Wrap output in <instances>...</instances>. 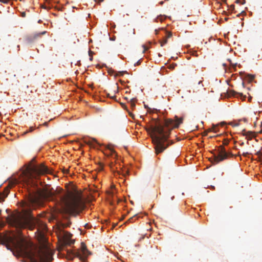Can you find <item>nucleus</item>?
Instances as JSON below:
<instances>
[{
	"label": "nucleus",
	"mask_w": 262,
	"mask_h": 262,
	"mask_svg": "<svg viewBox=\"0 0 262 262\" xmlns=\"http://www.w3.org/2000/svg\"><path fill=\"white\" fill-rule=\"evenodd\" d=\"M159 110L151 108L148 107V135H150L152 142L155 146L156 153L158 154L163 151L169 146L167 143L170 131L173 128H178L180 124L182 123L183 117H174L175 120L171 119L164 120V126H162V122L159 118L158 113Z\"/></svg>",
	"instance_id": "obj_1"
},
{
	"label": "nucleus",
	"mask_w": 262,
	"mask_h": 262,
	"mask_svg": "<svg viewBox=\"0 0 262 262\" xmlns=\"http://www.w3.org/2000/svg\"><path fill=\"white\" fill-rule=\"evenodd\" d=\"M8 240L10 244H6V246L14 255L26 257L30 262H51L53 260L52 253L45 246L44 249H39L36 254L32 244L24 237L20 236L15 239L9 237Z\"/></svg>",
	"instance_id": "obj_2"
},
{
	"label": "nucleus",
	"mask_w": 262,
	"mask_h": 262,
	"mask_svg": "<svg viewBox=\"0 0 262 262\" xmlns=\"http://www.w3.org/2000/svg\"><path fill=\"white\" fill-rule=\"evenodd\" d=\"M6 220L10 227L17 229L28 228L30 230H33L36 228L35 236L40 243L45 242V231L46 230L47 226L39 219L31 215L27 216L19 212H16L9 214Z\"/></svg>",
	"instance_id": "obj_3"
},
{
	"label": "nucleus",
	"mask_w": 262,
	"mask_h": 262,
	"mask_svg": "<svg viewBox=\"0 0 262 262\" xmlns=\"http://www.w3.org/2000/svg\"><path fill=\"white\" fill-rule=\"evenodd\" d=\"M61 206L60 212L63 215L78 213L84 208L81 194L77 191L58 196Z\"/></svg>",
	"instance_id": "obj_4"
},
{
	"label": "nucleus",
	"mask_w": 262,
	"mask_h": 262,
	"mask_svg": "<svg viewBox=\"0 0 262 262\" xmlns=\"http://www.w3.org/2000/svg\"><path fill=\"white\" fill-rule=\"evenodd\" d=\"M50 173V169L43 164L39 165H33L23 172V173L24 175L23 181L28 186L33 187L36 185L33 179H36L37 176Z\"/></svg>",
	"instance_id": "obj_5"
},
{
	"label": "nucleus",
	"mask_w": 262,
	"mask_h": 262,
	"mask_svg": "<svg viewBox=\"0 0 262 262\" xmlns=\"http://www.w3.org/2000/svg\"><path fill=\"white\" fill-rule=\"evenodd\" d=\"M229 142V140L225 139L223 141V145L219 146L216 150V154H214L213 156L212 162L213 164H218L225 159H228L229 157L233 156L232 153L227 152L224 147V146L227 145Z\"/></svg>",
	"instance_id": "obj_6"
},
{
	"label": "nucleus",
	"mask_w": 262,
	"mask_h": 262,
	"mask_svg": "<svg viewBox=\"0 0 262 262\" xmlns=\"http://www.w3.org/2000/svg\"><path fill=\"white\" fill-rule=\"evenodd\" d=\"M92 253L87 249L85 244L83 242L81 243L80 251L76 252L75 256L79 259H82L84 257H88L89 255H91Z\"/></svg>",
	"instance_id": "obj_7"
},
{
	"label": "nucleus",
	"mask_w": 262,
	"mask_h": 262,
	"mask_svg": "<svg viewBox=\"0 0 262 262\" xmlns=\"http://www.w3.org/2000/svg\"><path fill=\"white\" fill-rule=\"evenodd\" d=\"M72 236L73 235L71 233L67 231L64 232L63 237V244L69 246L73 244L74 241L71 239Z\"/></svg>",
	"instance_id": "obj_8"
},
{
	"label": "nucleus",
	"mask_w": 262,
	"mask_h": 262,
	"mask_svg": "<svg viewBox=\"0 0 262 262\" xmlns=\"http://www.w3.org/2000/svg\"><path fill=\"white\" fill-rule=\"evenodd\" d=\"M107 68V71L109 75L111 76H114L115 77H120L124 75L125 74H127V72L126 71H122L117 72L113 69L111 67H105Z\"/></svg>",
	"instance_id": "obj_9"
},
{
	"label": "nucleus",
	"mask_w": 262,
	"mask_h": 262,
	"mask_svg": "<svg viewBox=\"0 0 262 262\" xmlns=\"http://www.w3.org/2000/svg\"><path fill=\"white\" fill-rule=\"evenodd\" d=\"M244 78L247 80L249 82H251L255 78V75L247 73H244L242 76Z\"/></svg>",
	"instance_id": "obj_10"
},
{
	"label": "nucleus",
	"mask_w": 262,
	"mask_h": 262,
	"mask_svg": "<svg viewBox=\"0 0 262 262\" xmlns=\"http://www.w3.org/2000/svg\"><path fill=\"white\" fill-rule=\"evenodd\" d=\"M164 32L166 34V36L163 39V41H162L161 42V46H163L166 43L167 38H170L172 36V33L171 32H165L164 31Z\"/></svg>",
	"instance_id": "obj_11"
},
{
	"label": "nucleus",
	"mask_w": 262,
	"mask_h": 262,
	"mask_svg": "<svg viewBox=\"0 0 262 262\" xmlns=\"http://www.w3.org/2000/svg\"><path fill=\"white\" fill-rule=\"evenodd\" d=\"M242 134L244 135V136H246L247 137H248L249 138V140H250L252 139V138L254 136V134H253V133L252 132H250V131H246L245 129H244L243 131H242Z\"/></svg>",
	"instance_id": "obj_12"
},
{
	"label": "nucleus",
	"mask_w": 262,
	"mask_h": 262,
	"mask_svg": "<svg viewBox=\"0 0 262 262\" xmlns=\"http://www.w3.org/2000/svg\"><path fill=\"white\" fill-rule=\"evenodd\" d=\"M117 173L119 174H122L123 177H126L127 175L129 174V171L128 169H122L121 173L120 171H117Z\"/></svg>",
	"instance_id": "obj_13"
},
{
	"label": "nucleus",
	"mask_w": 262,
	"mask_h": 262,
	"mask_svg": "<svg viewBox=\"0 0 262 262\" xmlns=\"http://www.w3.org/2000/svg\"><path fill=\"white\" fill-rule=\"evenodd\" d=\"M39 36V34H34L33 35H30L27 37V39L28 41H31L33 39H35Z\"/></svg>",
	"instance_id": "obj_14"
},
{
	"label": "nucleus",
	"mask_w": 262,
	"mask_h": 262,
	"mask_svg": "<svg viewBox=\"0 0 262 262\" xmlns=\"http://www.w3.org/2000/svg\"><path fill=\"white\" fill-rule=\"evenodd\" d=\"M71 224V222L67 221V222L61 223V226L62 228H67L68 227H69Z\"/></svg>",
	"instance_id": "obj_15"
},
{
	"label": "nucleus",
	"mask_w": 262,
	"mask_h": 262,
	"mask_svg": "<svg viewBox=\"0 0 262 262\" xmlns=\"http://www.w3.org/2000/svg\"><path fill=\"white\" fill-rule=\"evenodd\" d=\"M214 132L215 133H217L218 132L217 127L215 125H213L212 128L209 129L208 132Z\"/></svg>",
	"instance_id": "obj_16"
},
{
	"label": "nucleus",
	"mask_w": 262,
	"mask_h": 262,
	"mask_svg": "<svg viewBox=\"0 0 262 262\" xmlns=\"http://www.w3.org/2000/svg\"><path fill=\"white\" fill-rule=\"evenodd\" d=\"M34 129V127H33V126H31V127H30L29 128V129L28 130H27L26 131L24 132L23 133L22 135L23 136H25V135H26L28 133L32 132Z\"/></svg>",
	"instance_id": "obj_17"
},
{
	"label": "nucleus",
	"mask_w": 262,
	"mask_h": 262,
	"mask_svg": "<svg viewBox=\"0 0 262 262\" xmlns=\"http://www.w3.org/2000/svg\"><path fill=\"white\" fill-rule=\"evenodd\" d=\"M140 217V216H137V215H135V216H133V217H130V218H129V219L128 220L127 222H130V223H133V222H134L135 221V220H136L137 217Z\"/></svg>",
	"instance_id": "obj_18"
},
{
	"label": "nucleus",
	"mask_w": 262,
	"mask_h": 262,
	"mask_svg": "<svg viewBox=\"0 0 262 262\" xmlns=\"http://www.w3.org/2000/svg\"><path fill=\"white\" fill-rule=\"evenodd\" d=\"M109 150H110V152H111L112 156H114V157H115L116 156V154L115 151L113 148H109Z\"/></svg>",
	"instance_id": "obj_19"
},
{
	"label": "nucleus",
	"mask_w": 262,
	"mask_h": 262,
	"mask_svg": "<svg viewBox=\"0 0 262 262\" xmlns=\"http://www.w3.org/2000/svg\"><path fill=\"white\" fill-rule=\"evenodd\" d=\"M93 54H94V52H92V51H91V50H89V56H90V60L91 61H92V59H93Z\"/></svg>",
	"instance_id": "obj_20"
},
{
	"label": "nucleus",
	"mask_w": 262,
	"mask_h": 262,
	"mask_svg": "<svg viewBox=\"0 0 262 262\" xmlns=\"http://www.w3.org/2000/svg\"><path fill=\"white\" fill-rule=\"evenodd\" d=\"M85 142L88 144H90V145H93V142H94V143H96L97 141L95 139H93L92 141H85Z\"/></svg>",
	"instance_id": "obj_21"
},
{
	"label": "nucleus",
	"mask_w": 262,
	"mask_h": 262,
	"mask_svg": "<svg viewBox=\"0 0 262 262\" xmlns=\"http://www.w3.org/2000/svg\"><path fill=\"white\" fill-rule=\"evenodd\" d=\"M142 47L143 48V50H142L143 52H145V51L147 50V47H146V46L145 45H142Z\"/></svg>",
	"instance_id": "obj_22"
},
{
	"label": "nucleus",
	"mask_w": 262,
	"mask_h": 262,
	"mask_svg": "<svg viewBox=\"0 0 262 262\" xmlns=\"http://www.w3.org/2000/svg\"><path fill=\"white\" fill-rule=\"evenodd\" d=\"M10 0H0V2L3 3L4 4H8Z\"/></svg>",
	"instance_id": "obj_23"
},
{
	"label": "nucleus",
	"mask_w": 262,
	"mask_h": 262,
	"mask_svg": "<svg viewBox=\"0 0 262 262\" xmlns=\"http://www.w3.org/2000/svg\"><path fill=\"white\" fill-rule=\"evenodd\" d=\"M106 95H107V97H110V98H111L112 99H114L116 97L115 95L111 96V95L110 94H108V93Z\"/></svg>",
	"instance_id": "obj_24"
},
{
	"label": "nucleus",
	"mask_w": 262,
	"mask_h": 262,
	"mask_svg": "<svg viewBox=\"0 0 262 262\" xmlns=\"http://www.w3.org/2000/svg\"><path fill=\"white\" fill-rule=\"evenodd\" d=\"M234 8H235V6L234 5L232 4L230 6V10L231 11H233L234 10Z\"/></svg>",
	"instance_id": "obj_25"
},
{
	"label": "nucleus",
	"mask_w": 262,
	"mask_h": 262,
	"mask_svg": "<svg viewBox=\"0 0 262 262\" xmlns=\"http://www.w3.org/2000/svg\"><path fill=\"white\" fill-rule=\"evenodd\" d=\"M130 104V106H132V107H134L135 106V104L133 100L131 101Z\"/></svg>",
	"instance_id": "obj_26"
},
{
	"label": "nucleus",
	"mask_w": 262,
	"mask_h": 262,
	"mask_svg": "<svg viewBox=\"0 0 262 262\" xmlns=\"http://www.w3.org/2000/svg\"><path fill=\"white\" fill-rule=\"evenodd\" d=\"M114 166V164L112 162L111 163H110V168L112 169V170H114V168H113Z\"/></svg>",
	"instance_id": "obj_27"
},
{
	"label": "nucleus",
	"mask_w": 262,
	"mask_h": 262,
	"mask_svg": "<svg viewBox=\"0 0 262 262\" xmlns=\"http://www.w3.org/2000/svg\"><path fill=\"white\" fill-rule=\"evenodd\" d=\"M6 197V196H0V202H2V201H4V199Z\"/></svg>",
	"instance_id": "obj_28"
},
{
	"label": "nucleus",
	"mask_w": 262,
	"mask_h": 262,
	"mask_svg": "<svg viewBox=\"0 0 262 262\" xmlns=\"http://www.w3.org/2000/svg\"><path fill=\"white\" fill-rule=\"evenodd\" d=\"M86 258H87V257H83V258L80 259L81 261V262H88L87 260H86Z\"/></svg>",
	"instance_id": "obj_29"
},
{
	"label": "nucleus",
	"mask_w": 262,
	"mask_h": 262,
	"mask_svg": "<svg viewBox=\"0 0 262 262\" xmlns=\"http://www.w3.org/2000/svg\"><path fill=\"white\" fill-rule=\"evenodd\" d=\"M95 2L100 4V3L102 2L104 0H94Z\"/></svg>",
	"instance_id": "obj_30"
},
{
	"label": "nucleus",
	"mask_w": 262,
	"mask_h": 262,
	"mask_svg": "<svg viewBox=\"0 0 262 262\" xmlns=\"http://www.w3.org/2000/svg\"><path fill=\"white\" fill-rule=\"evenodd\" d=\"M229 61H230V65L229 66H237L236 63H232L230 60H229Z\"/></svg>",
	"instance_id": "obj_31"
},
{
	"label": "nucleus",
	"mask_w": 262,
	"mask_h": 262,
	"mask_svg": "<svg viewBox=\"0 0 262 262\" xmlns=\"http://www.w3.org/2000/svg\"><path fill=\"white\" fill-rule=\"evenodd\" d=\"M21 16L23 17H25L26 16V12H22Z\"/></svg>",
	"instance_id": "obj_32"
},
{
	"label": "nucleus",
	"mask_w": 262,
	"mask_h": 262,
	"mask_svg": "<svg viewBox=\"0 0 262 262\" xmlns=\"http://www.w3.org/2000/svg\"><path fill=\"white\" fill-rule=\"evenodd\" d=\"M142 237H141V238H140L139 241H141V239H144V237H145V236L146 235V234H142Z\"/></svg>",
	"instance_id": "obj_33"
},
{
	"label": "nucleus",
	"mask_w": 262,
	"mask_h": 262,
	"mask_svg": "<svg viewBox=\"0 0 262 262\" xmlns=\"http://www.w3.org/2000/svg\"><path fill=\"white\" fill-rule=\"evenodd\" d=\"M235 3L236 4H241L240 0H236Z\"/></svg>",
	"instance_id": "obj_34"
},
{
	"label": "nucleus",
	"mask_w": 262,
	"mask_h": 262,
	"mask_svg": "<svg viewBox=\"0 0 262 262\" xmlns=\"http://www.w3.org/2000/svg\"><path fill=\"white\" fill-rule=\"evenodd\" d=\"M169 66H177V63H172L171 64H170Z\"/></svg>",
	"instance_id": "obj_35"
},
{
	"label": "nucleus",
	"mask_w": 262,
	"mask_h": 262,
	"mask_svg": "<svg viewBox=\"0 0 262 262\" xmlns=\"http://www.w3.org/2000/svg\"><path fill=\"white\" fill-rule=\"evenodd\" d=\"M100 167L101 168V170H102L103 169V165L102 164H100Z\"/></svg>",
	"instance_id": "obj_36"
},
{
	"label": "nucleus",
	"mask_w": 262,
	"mask_h": 262,
	"mask_svg": "<svg viewBox=\"0 0 262 262\" xmlns=\"http://www.w3.org/2000/svg\"><path fill=\"white\" fill-rule=\"evenodd\" d=\"M117 226V224H114L112 227V228H115Z\"/></svg>",
	"instance_id": "obj_37"
},
{
	"label": "nucleus",
	"mask_w": 262,
	"mask_h": 262,
	"mask_svg": "<svg viewBox=\"0 0 262 262\" xmlns=\"http://www.w3.org/2000/svg\"><path fill=\"white\" fill-rule=\"evenodd\" d=\"M169 68V69H173L174 67H172V66H170V67H168Z\"/></svg>",
	"instance_id": "obj_38"
},
{
	"label": "nucleus",
	"mask_w": 262,
	"mask_h": 262,
	"mask_svg": "<svg viewBox=\"0 0 262 262\" xmlns=\"http://www.w3.org/2000/svg\"><path fill=\"white\" fill-rule=\"evenodd\" d=\"M0 225H1V226L3 227V226H4V223H0Z\"/></svg>",
	"instance_id": "obj_39"
},
{
	"label": "nucleus",
	"mask_w": 262,
	"mask_h": 262,
	"mask_svg": "<svg viewBox=\"0 0 262 262\" xmlns=\"http://www.w3.org/2000/svg\"><path fill=\"white\" fill-rule=\"evenodd\" d=\"M140 60H139L137 62V64H140Z\"/></svg>",
	"instance_id": "obj_40"
},
{
	"label": "nucleus",
	"mask_w": 262,
	"mask_h": 262,
	"mask_svg": "<svg viewBox=\"0 0 262 262\" xmlns=\"http://www.w3.org/2000/svg\"><path fill=\"white\" fill-rule=\"evenodd\" d=\"M242 86H243V88H244V86H245L244 82H242Z\"/></svg>",
	"instance_id": "obj_41"
},
{
	"label": "nucleus",
	"mask_w": 262,
	"mask_h": 262,
	"mask_svg": "<svg viewBox=\"0 0 262 262\" xmlns=\"http://www.w3.org/2000/svg\"><path fill=\"white\" fill-rule=\"evenodd\" d=\"M144 107L145 108H147V105L145 104H144Z\"/></svg>",
	"instance_id": "obj_42"
},
{
	"label": "nucleus",
	"mask_w": 262,
	"mask_h": 262,
	"mask_svg": "<svg viewBox=\"0 0 262 262\" xmlns=\"http://www.w3.org/2000/svg\"><path fill=\"white\" fill-rule=\"evenodd\" d=\"M42 8H44V9H47V7H46V6H43L42 7Z\"/></svg>",
	"instance_id": "obj_43"
},
{
	"label": "nucleus",
	"mask_w": 262,
	"mask_h": 262,
	"mask_svg": "<svg viewBox=\"0 0 262 262\" xmlns=\"http://www.w3.org/2000/svg\"><path fill=\"white\" fill-rule=\"evenodd\" d=\"M155 32H156V34H157L158 33V30H155Z\"/></svg>",
	"instance_id": "obj_44"
},
{
	"label": "nucleus",
	"mask_w": 262,
	"mask_h": 262,
	"mask_svg": "<svg viewBox=\"0 0 262 262\" xmlns=\"http://www.w3.org/2000/svg\"><path fill=\"white\" fill-rule=\"evenodd\" d=\"M237 94H239V95H241V96H243L242 93H237Z\"/></svg>",
	"instance_id": "obj_45"
},
{
	"label": "nucleus",
	"mask_w": 262,
	"mask_h": 262,
	"mask_svg": "<svg viewBox=\"0 0 262 262\" xmlns=\"http://www.w3.org/2000/svg\"><path fill=\"white\" fill-rule=\"evenodd\" d=\"M145 129L146 131H147V127H145Z\"/></svg>",
	"instance_id": "obj_46"
},
{
	"label": "nucleus",
	"mask_w": 262,
	"mask_h": 262,
	"mask_svg": "<svg viewBox=\"0 0 262 262\" xmlns=\"http://www.w3.org/2000/svg\"><path fill=\"white\" fill-rule=\"evenodd\" d=\"M229 68L231 67L233 69H234V68H235L236 67H234V66H233V67H229Z\"/></svg>",
	"instance_id": "obj_47"
},
{
	"label": "nucleus",
	"mask_w": 262,
	"mask_h": 262,
	"mask_svg": "<svg viewBox=\"0 0 262 262\" xmlns=\"http://www.w3.org/2000/svg\"><path fill=\"white\" fill-rule=\"evenodd\" d=\"M77 73H78V71L77 70V71L75 72V74H76V75H77Z\"/></svg>",
	"instance_id": "obj_48"
},
{
	"label": "nucleus",
	"mask_w": 262,
	"mask_h": 262,
	"mask_svg": "<svg viewBox=\"0 0 262 262\" xmlns=\"http://www.w3.org/2000/svg\"><path fill=\"white\" fill-rule=\"evenodd\" d=\"M222 66H227V64L226 63H223Z\"/></svg>",
	"instance_id": "obj_49"
},
{
	"label": "nucleus",
	"mask_w": 262,
	"mask_h": 262,
	"mask_svg": "<svg viewBox=\"0 0 262 262\" xmlns=\"http://www.w3.org/2000/svg\"><path fill=\"white\" fill-rule=\"evenodd\" d=\"M202 82V81H200L198 83L199 84H201V83Z\"/></svg>",
	"instance_id": "obj_50"
},
{
	"label": "nucleus",
	"mask_w": 262,
	"mask_h": 262,
	"mask_svg": "<svg viewBox=\"0 0 262 262\" xmlns=\"http://www.w3.org/2000/svg\"><path fill=\"white\" fill-rule=\"evenodd\" d=\"M130 116H132V117H133V115L131 113H130Z\"/></svg>",
	"instance_id": "obj_51"
},
{
	"label": "nucleus",
	"mask_w": 262,
	"mask_h": 262,
	"mask_svg": "<svg viewBox=\"0 0 262 262\" xmlns=\"http://www.w3.org/2000/svg\"><path fill=\"white\" fill-rule=\"evenodd\" d=\"M1 212H2V210L0 209V215L1 214Z\"/></svg>",
	"instance_id": "obj_52"
},
{
	"label": "nucleus",
	"mask_w": 262,
	"mask_h": 262,
	"mask_svg": "<svg viewBox=\"0 0 262 262\" xmlns=\"http://www.w3.org/2000/svg\"><path fill=\"white\" fill-rule=\"evenodd\" d=\"M95 66H100V65H99V64H97Z\"/></svg>",
	"instance_id": "obj_53"
},
{
	"label": "nucleus",
	"mask_w": 262,
	"mask_h": 262,
	"mask_svg": "<svg viewBox=\"0 0 262 262\" xmlns=\"http://www.w3.org/2000/svg\"><path fill=\"white\" fill-rule=\"evenodd\" d=\"M44 124L47 125V122H45V123H44Z\"/></svg>",
	"instance_id": "obj_54"
},
{
	"label": "nucleus",
	"mask_w": 262,
	"mask_h": 262,
	"mask_svg": "<svg viewBox=\"0 0 262 262\" xmlns=\"http://www.w3.org/2000/svg\"><path fill=\"white\" fill-rule=\"evenodd\" d=\"M45 32H42L41 34H45Z\"/></svg>",
	"instance_id": "obj_55"
},
{
	"label": "nucleus",
	"mask_w": 262,
	"mask_h": 262,
	"mask_svg": "<svg viewBox=\"0 0 262 262\" xmlns=\"http://www.w3.org/2000/svg\"><path fill=\"white\" fill-rule=\"evenodd\" d=\"M60 191H63V190L62 189H60Z\"/></svg>",
	"instance_id": "obj_56"
},
{
	"label": "nucleus",
	"mask_w": 262,
	"mask_h": 262,
	"mask_svg": "<svg viewBox=\"0 0 262 262\" xmlns=\"http://www.w3.org/2000/svg\"><path fill=\"white\" fill-rule=\"evenodd\" d=\"M243 144H244V142H242V143H241V145H243Z\"/></svg>",
	"instance_id": "obj_57"
},
{
	"label": "nucleus",
	"mask_w": 262,
	"mask_h": 262,
	"mask_svg": "<svg viewBox=\"0 0 262 262\" xmlns=\"http://www.w3.org/2000/svg\"><path fill=\"white\" fill-rule=\"evenodd\" d=\"M160 4H163V2H160Z\"/></svg>",
	"instance_id": "obj_58"
}]
</instances>
